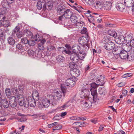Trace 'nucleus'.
Masks as SVG:
<instances>
[{
  "mask_svg": "<svg viewBox=\"0 0 134 134\" xmlns=\"http://www.w3.org/2000/svg\"><path fill=\"white\" fill-rule=\"evenodd\" d=\"M132 75V74L131 73H128L127 74H126L122 76V77L124 78H126L129 77L131 76Z\"/></svg>",
  "mask_w": 134,
  "mask_h": 134,
  "instance_id": "0e129e2a",
  "label": "nucleus"
},
{
  "mask_svg": "<svg viewBox=\"0 0 134 134\" xmlns=\"http://www.w3.org/2000/svg\"><path fill=\"white\" fill-rule=\"evenodd\" d=\"M9 99V104L13 108L16 107L17 104L16 98L14 96H12Z\"/></svg>",
  "mask_w": 134,
  "mask_h": 134,
  "instance_id": "f8f14e48",
  "label": "nucleus"
},
{
  "mask_svg": "<svg viewBox=\"0 0 134 134\" xmlns=\"http://www.w3.org/2000/svg\"><path fill=\"white\" fill-rule=\"evenodd\" d=\"M50 96H52L53 97V98H52V99L53 102H54L55 100H58L60 99L63 96L64 97L65 94L63 93L62 91L60 90H58L56 92H54V96L52 95H51Z\"/></svg>",
  "mask_w": 134,
  "mask_h": 134,
  "instance_id": "7ed1b4c3",
  "label": "nucleus"
},
{
  "mask_svg": "<svg viewBox=\"0 0 134 134\" xmlns=\"http://www.w3.org/2000/svg\"><path fill=\"white\" fill-rule=\"evenodd\" d=\"M85 87H83L81 89V94L85 98H88V96L90 95V92L89 89H87Z\"/></svg>",
  "mask_w": 134,
  "mask_h": 134,
  "instance_id": "9d476101",
  "label": "nucleus"
},
{
  "mask_svg": "<svg viewBox=\"0 0 134 134\" xmlns=\"http://www.w3.org/2000/svg\"><path fill=\"white\" fill-rule=\"evenodd\" d=\"M58 124V123L57 122H54L53 123L48 124L47 126L48 128H51L54 126L57 125Z\"/></svg>",
  "mask_w": 134,
  "mask_h": 134,
  "instance_id": "6e6d98bb",
  "label": "nucleus"
},
{
  "mask_svg": "<svg viewBox=\"0 0 134 134\" xmlns=\"http://www.w3.org/2000/svg\"><path fill=\"white\" fill-rule=\"evenodd\" d=\"M18 102L19 105L21 106H23L24 105V99L23 96H21L18 97Z\"/></svg>",
  "mask_w": 134,
  "mask_h": 134,
  "instance_id": "b1692460",
  "label": "nucleus"
},
{
  "mask_svg": "<svg viewBox=\"0 0 134 134\" xmlns=\"http://www.w3.org/2000/svg\"><path fill=\"white\" fill-rule=\"evenodd\" d=\"M87 32V29L86 28H83V29L81 31V33L82 34H86Z\"/></svg>",
  "mask_w": 134,
  "mask_h": 134,
  "instance_id": "338daca9",
  "label": "nucleus"
},
{
  "mask_svg": "<svg viewBox=\"0 0 134 134\" xmlns=\"http://www.w3.org/2000/svg\"><path fill=\"white\" fill-rule=\"evenodd\" d=\"M35 44V41L34 40H31L29 41L27 46L29 45L30 46H34Z\"/></svg>",
  "mask_w": 134,
  "mask_h": 134,
  "instance_id": "09e8293b",
  "label": "nucleus"
},
{
  "mask_svg": "<svg viewBox=\"0 0 134 134\" xmlns=\"http://www.w3.org/2000/svg\"><path fill=\"white\" fill-rule=\"evenodd\" d=\"M5 93L7 96L8 98H11L12 96H11V92L9 88H7L5 90Z\"/></svg>",
  "mask_w": 134,
  "mask_h": 134,
  "instance_id": "79ce46f5",
  "label": "nucleus"
},
{
  "mask_svg": "<svg viewBox=\"0 0 134 134\" xmlns=\"http://www.w3.org/2000/svg\"><path fill=\"white\" fill-rule=\"evenodd\" d=\"M89 41L88 36H83L80 37L78 40V42L79 44L81 45L86 44Z\"/></svg>",
  "mask_w": 134,
  "mask_h": 134,
  "instance_id": "1a4fd4ad",
  "label": "nucleus"
},
{
  "mask_svg": "<svg viewBox=\"0 0 134 134\" xmlns=\"http://www.w3.org/2000/svg\"><path fill=\"white\" fill-rule=\"evenodd\" d=\"M27 52L29 55L31 57L36 56V53L31 49H29L27 50Z\"/></svg>",
  "mask_w": 134,
  "mask_h": 134,
  "instance_id": "f704fd0d",
  "label": "nucleus"
},
{
  "mask_svg": "<svg viewBox=\"0 0 134 134\" xmlns=\"http://www.w3.org/2000/svg\"><path fill=\"white\" fill-rule=\"evenodd\" d=\"M77 80V78H69L65 82V85L70 88L74 87L76 84L75 81Z\"/></svg>",
  "mask_w": 134,
  "mask_h": 134,
  "instance_id": "20e7f679",
  "label": "nucleus"
},
{
  "mask_svg": "<svg viewBox=\"0 0 134 134\" xmlns=\"http://www.w3.org/2000/svg\"><path fill=\"white\" fill-rule=\"evenodd\" d=\"M75 47L74 49H75L77 50V51L78 52V53H79V51L80 52H82L81 49V48L79 45H76V46Z\"/></svg>",
  "mask_w": 134,
  "mask_h": 134,
  "instance_id": "4d7b16f0",
  "label": "nucleus"
},
{
  "mask_svg": "<svg viewBox=\"0 0 134 134\" xmlns=\"http://www.w3.org/2000/svg\"><path fill=\"white\" fill-rule=\"evenodd\" d=\"M2 105L4 108H7L9 106L8 102L6 99H1Z\"/></svg>",
  "mask_w": 134,
  "mask_h": 134,
  "instance_id": "4be33fe9",
  "label": "nucleus"
},
{
  "mask_svg": "<svg viewBox=\"0 0 134 134\" xmlns=\"http://www.w3.org/2000/svg\"><path fill=\"white\" fill-rule=\"evenodd\" d=\"M17 114L18 116L21 117V118L23 122L27 120V118L26 116L25 115L22 114L20 113H18Z\"/></svg>",
  "mask_w": 134,
  "mask_h": 134,
  "instance_id": "c9c22d12",
  "label": "nucleus"
},
{
  "mask_svg": "<svg viewBox=\"0 0 134 134\" xmlns=\"http://www.w3.org/2000/svg\"><path fill=\"white\" fill-rule=\"evenodd\" d=\"M74 14V13H73L70 9H67L63 14V15L65 18L68 19H70Z\"/></svg>",
  "mask_w": 134,
  "mask_h": 134,
  "instance_id": "ddd939ff",
  "label": "nucleus"
},
{
  "mask_svg": "<svg viewBox=\"0 0 134 134\" xmlns=\"http://www.w3.org/2000/svg\"><path fill=\"white\" fill-rule=\"evenodd\" d=\"M14 94L16 97H17V98H18V96H23L22 94L21 93H20V92L18 91L17 89H14L13 91Z\"/></svg>",
  "mask_w": 134,
  "mask_h": 134,
  "instance_id": "ea45409f",
  "label": "nucleus"
},
{
  "mask_svg": "<svg viewBox=\"0 0 134 134\" xmlns=\"http://www.w3.org/2000/svg\"><path fill=\"white\" fill-rule=\"evenodd\" d=\"M88 19L89 22L90 23H92V24L95 25V24L93 22L94 20V17L91 14H89L88 16Z\"/></svg>",
  "mask_w": 134,
  "mask_h": 134,
  "instance_id": "4c0bfd02",
  "label": "nucleus"
},
{
  "mask_svg": "<svg viewBox=\"0 0 134 134\" xmlns=\"http://www.w3.org/2000/svg\"><path fill=\"white\" fill-rule=\"evenodd\" d=\"M72 61V62H70L69 64V66L70 68H74L75 66L76 65V63L78 62H75V61Z\"/></svg>",
  "mask_w": 134,
  "mask_h": 134,
  "instance_id": "49530a36",
  "label": "nucleus"
},
{
  "mask_svg": "<svg viewBox=\"0 0 134 134\" xmlns=\"http://www.w3.org/2000/svg\"><path fill=\"white\" fill-rule=\"evenodd\" d=\"M20 30V28L18 26H16L15 29L13 30V34H15L17 32L19 31Z\"/></svg>",
  "mask_w": 134,
  "mask_h": 134,
  "instance_id": "5fc2aeb1",
  "label": "nucleus"
},
{
  "mask_svg": "<svg viewBox=\"0 0 134 134\" xmlns=\"http://www.w3.org/2000/svg\"><path fill=\"white\" fill-rule=\"evenodd\" d=\"M32 97H35L36 98V99L37 100H38L39 99V94L38 92L36 90H34L32 92Z\"/></svg>",
  "mask_w": 134,
  "mask_h": 134,
  "instance_id": "72a5a7b5",
  "label": "nucleus"
},
{
  "mask_svg": "<svg viewBox=\"0 0 134 134\" xmlns=\"http://www.w3.org/2000/svg\"><path fill=\"white\" fill-rule=\"evenodd\" d=\"M24 35H25L26 36L30 38H31L33 36V34L29 30L26 29L24 30Z\"/></svg>",
  "mask_w": 134,
  "mask_h": 134,
  "instance_id": "a878e982",
  "label": "nucleus"
},
{
  "mask_svg": "<svg viewBox=\"0 0 134 134\" xmlns=\"http://www.w3.org/2000/svg\"><path fill=\"white\" fill-rule=\"evenodd\" d=\"M37 7L38 9L41 10L42 7V4L40 2H37Z\"/></svg>",
  "mask_w": 134,
  "mask_h": 134,
  "instance_id": "13d9d810",
  "label": "nucleus"
},
{
  "mask_svg": "<svg viewBox=\"0 0 134 134\" xmlns=\"http://www.w3.org/2000/svg\"><path fill=\"white\" fill-rule=\"evenodd\" d=\"M127 60L129 61H133L134 60V53H131L130 55H129Z\"/></svg>",
  "mask_w": 134,
  "mask_h": 134,
  "instance_id": "de8ad7c7",
  "label": "nucleus"
},
{
  "mask_svg": "<svg viewBox=\"0 0 134 134\" xmlns=\"http://www.w3.org/2000/svg\"><path fill=\"white\" fill-rule=\"evenodd\" d=\"M5 38V35L4 34V32L1 33V34H0V38L2 40H4Z\"/></svg>",
  "mask_w": 134,
  "mask_h": 134,
  "instance_id": "e2e57ef3",
  "label": "nucleus"
},
{
  "mask_svg": "<svg viewBox=\"0 0 134 134\" xmlns=\"http://www.w3.org/2000/svg\"><path fill=\"white\" fill-rule=\"evenodd\" d=\"M112 3L110 1H106L104 3L103 7L104 9L109 10L110 9Z\"/></svg>",
  "mask_w": 134,
  "mask_h": 134,
  "instance_id": "2eb2a0df",
  "label": "nucleus"
},
{
  "mask_svg": "<svg viewBox=\"0 0 134 134\" xmlns=\"http://www.w3.org/2000/svg\"><path fill=\"white\" fill-rule=\"evenodd\" d=\"M125 5L123 3H117L116 5V7L118 10L122 12L125 8Z\"/></svg>",
  "mask_w": 134,
  "mask_h": 134,
  "instance_id": "f3484780",
  "label": "nucleus"
},
{
  "mask_svg": "<svg viewBox=\"0 0 134 134\" xmlns=\"http://www.w3.org/2000/svg\"><path fill=\"white\" fill-rule=\"evenodd\" d=\"M77 125V124H79L77 126L78 127H85L88 124L86 122H82L81 123L79 122H74L73 123V124Z\"/></svg>",
  "mask_w": 134,
  "mask_h": 134,
  "instance_id": "2f4dec72",
  "label": "nucleus"
},
{
  "mask_svg": "<svg viewBox=\"0 0 134 134\" xmlns=\"http://www.w3.org/2000/svg\"><path fill=\"white\" fill-rule=\"evenodd\" d=\"M24 34L21 32H19L16 34V35L17 37L19 38H20L21 37H22L24 35Z\"/></svg>",
  "mask_w": 134,
  "mask_h": 134,
  "instance_id": "052dcab7",
  "label": "nucleus"
},
{
  "mask_svg": "<svg viewBox=\"0 0 134 134\" xmlns=\"http://www.w3.org/2000/svg\"><path fill=\"white\" fill-rule=\"evenodd\" d=\"M47 49L48 51L50 52L55 49V48L53 46L50 45L47 46Z\"/></svg>",
  "mask_w": 134,
  "mask_h": 134,
  "instance_id": "603ef678",
  "label": "nucleus"
},
{
  "mask_svg": "<svg viewBox=\"0 0 134 134\" xmlns=\"http://www.w3.org/2000/svg\"><path fill=\"white\" fill-rule=\"evenodd\" d=\"M52 3L51 2L50 3H44L43 6V8L44 9L46 10L47 9L51 10L52 8Z\"/></svg>",
  "mask_w": 134,
  "mask_h": 134,
  "instance_id": "412c9836",
  "label": "nucleus"
},
{
  "mask_svg": "<svg viewBox=\"0 0 134 134\" xmlns=\"http://www.w3.org/2000/svg\"><path fill=\"white\" fill-rule=\"evenodd\" d=\"M115 47V44L111 41H109L105 44L104 47L108 51L113 50Z\"/></svg>",
  "mask_w": 134,
  "mask_h": 134,
  "instance_id": "39448f33",
  "label": "nucleus"
},
{
  "mask_svg": "<svg viewBox=\"0 0 134 134\" xmlns=\"http://www.w3.org/2000/svg\"><path fill=\"white\" fill-rule=\"evenodd\" d=\"M58 12L59 14L64 13L66 10V7L63 5H59L57 9Z\"/></svg>",
  "mask_w": 134,
  "mask_h": 134,
  "instance_id": "4468645a",
  "label": "nucleus"
},
{
  "mask_svg": "<svg viewBox=\"0 0 134 134\" xmlns=\"http://www.w3.org/2000/svg\"><path fill=\"white\" fill-rule=\"evenodd\" d=\"M105 79L104 76H102L101 75L99 76L98 78H97L96 81L98 85L103 86L105 82Z\"/></svg>",
  "mask_w": 134,
  "mask_h": 134,
  "instance_id": "0eeeda50",
  "label": "nucleus"
},
{
  "mask_svg": "<svg viewBox=\"0 0 134 134\" xmlns=\"http://www.w3.org/2000/svg\"><path fill=\"white\" fill-rule=\"evenodd\" d=\"M38 100L36 99L32 96H29L28 98V101L29 102V105L31 107H34L36 105V101Z\"/></svg>",
  "mask_w": 134,
  "mask_h": 134,
  "instance_id": "9b49d317",
  "label": "nucleus"
},
{
  "mask_svg": "<svg viewBox=\"0 0 134 134\" xmlns=\"http://www.w3.org/2000/svg\"><path fill=\"white\" fill-rule=\"evenodd\" d=\"M104 87H99V93L101 95H105L106 93Z\"/></svg>",
  "mask_w": 134,
  "mask_h": 134,
  "instance_id": "bb28decb",
  "label": "nucleus"
},
{
  "mask_svg": "<svg viewBox=\"0 0 134 134\" xmlns=\"http://www.w3.org/2000/svg\"><path fill=\"white\" fill-rule=\"evenodd\" d=\"M67 88H69L68 86L66 85L65 84H62L61 85V89L62 91V92L64 93L65 94L66 91V89Z\"/></svg>",
  "mask_w": 134,
  "mask_h": 134,
  "instance_id": "e433bc0d",
  "label": "nucleus"
},
{
  "mask_svg": "<svg viewBox=\"0 0 134 134\" xmlns=\"http://www.w3.org/2000/svg\"><path fill=\"white\" fill-rule=\"evenodd\" d=\"M67 54L70 55V58L72 61H75V62L79 61L78 57V52L75 49H74L72 47V50L71 52L69 51L68 52Z\"/></svg>",
  "mask_w": 134,
  "mask_h": 134,
  "instance_id": "f03ea898",
  "label": "nucleus"
},
{
  "mask_svg": "<svg viewBox=\"0 0 134 134\" xmlns=\"http://www.w3.org/2000/svg\"><path fill=\"white\" fill-rule=\"evenodd\" d=\"M29 41L26 37L22 38L21 39V42L23 44H28Z\"/></svg>",
  "mask_w": 134,
  "mask_h": 134,
  "instance_id": "a18cd8bd",
  "label": "nucleus"
},
{
  "mask_svg": "<svg viewBox=\"0 0 134 134\" xmlns=\"http://www.w3.org/2000/svg\"><path fill=\"white\" fill-rule=\"evenodd\" d=\"M16 48L17 50L18 49L20 51L19 52H23L24 50H25L23 46L20 44L18 43L16 44Z\"/></svg>",
  "mask_w": 134,
  "mask_h": 134,
  "instance_id": "473e14b6",
  "label": "nucleus"
},
{
  "mask_svg": "<svg viewBox=\"0 0 134 134\" xmlns=\"http://www.w3.org/2000/svg\"><path fill=\"white\" fill-rule=\"evenodd\" d=\"M24 105L25 107L27 108L30 105L29 102L28 101V98L24 99Z\"/></svg>",
  "mask_w": 134,
  "mask_h": 134,
  "instance_id": "3c124183",
  "label": "nucleus"
},
{
  "mask_svg": "<svg viewBox=\"0 0 134 134\" xmlns=\"http://www.w3.org/2000/svg\"><path fill=\"white\" fill-rule=\"evenodd\" d=\"M64 16L63 15V14L62 15L59 16L58 19V21H62L63 20V19H64Z\"/></svg>",
  "mask_w": 134,
  "mask_h": 134,
  "instance_id": "774afa93",
  "label": "nucleus"
},
{
  "mask_svg": "<svg viewBox=\"0 0 134 134\" xmlns=\"http://www.w3.org/2000/svg\"><path fill=\"white\" fill-rule=\"evenodd\" d=\"M60 114L54 116L53 118V119L54 120H59L60 119Z\"/></svg>",
  "mask_w": 134,
  "mask_h": 134,
  "instance_id": "680f3d73",
  "label": "nucleus"
},
{
  "mask_svg": "<svg viewBox=\"0 0 134 134\" xmlns=\"http://www.w3.org/2000/svg\"><path fill=\"white\" fill-rule=\"evenodd\" d=\"M124 2L125 6L128 7H131L134 3L133 0H124Z\"/></svg>",
  "mask_w": 134,
  "mask_h": 134,
  "instance_id": "aec40b11",
  "label": "nucleus"
},
{
  "mask_svg": "<svg viewBox=\"0 0 134 134\" xmlns=\"http://www.w3.org/2000/svg\"><path fill=\"white\" fill-rule=\"evenodd\" d=\"M62 126L61 125H58L57 126L55 127H54L53 129V132L55 130H59L62 129Z\"/></svg>",
  "mask_w": 134,
  "mask_h": 134,
  "instance_id": "8fccbe9b",
  "label": "nucleus"
},
{
  "mask_svg": "<svg viewBox=\"0 0 134 134\" xmlns=\"http://www.w3.org/2000/svg\"><path fill=\"white\" fill-rule=\"evenodd\" d=\"M96 79L93 78L91 80L92 82H93L92 83L89 84L91 87L90 90L91 92H97V88L99 85H98V84L93 82Z\"/></svg>",
  "mask_w": 134,
  "mask_h": 134,
  "instance_id": "423d86ee",
  "label": "nucleus"
},
{
  "mask_svg": "<svg viewBox=\"0 0 134 134\" xmlns=\"http://www.w3.org/2000/svg\"><path fill=\"white\" fill-rule=\"evenodd\" d=\"M7 40L8 43L12 46L14 45L15 43V41L12 37H9L8 38Z\"/></svg>",
  "mask_w": 134,
  "mask_h": 134,
  "instance_id": "c85d7f7f",
  "label": "nucleus"
},
{
  "mask_svg": "<svg viewBox=\"0 0 134 134\" xmlns=\"http://www.w3.org/2000/svg\"><path fill=\"white\" fill-rule=\"evenodd\" d=\"M91 100H90V99L88 98V100H87V101L85 102L84 103V106L85 107L88 108L90 107L92 105V99H91Z\"/></svg>",
  "mask_w": 134,
  "mask_h": 134,
  "instance_id": "5701e85b",
  "label": "nucleus"
},
{
  "mask_svg": "<svg viewBox=\"0 0 134 134\" xmlns=\"http://www.w3.org/2000/svg\"><path fill=\"white\" fill-rule=\"evenodd\" d=\"M52 97L50 95L47 98L43 97L41 100L40 104L43 105L45 108H47L50 104H52L54 102L52 99Z\"/></svg>",
  "mask_w": 134,
  "mask_h": 134,
  "instance_id": "f257e3e1",
  "label": "nucleus"
},
{
  "mask_svg": "<svg viewBox=\"0 0 134 134\" xmlns=\"http://www.w3.org/2000/svg\"><path fill=\"white\" fill-rule=\"evenodd\" d=\"M58 50L60 52H62L63 53V52H64L65 53L67 54L68 52L69 51V50H66V49L64 47H59L58 48Z\"/></svg>",
  "mask_w": 134,
  "mask_h": 134,
  "instance_id": "37998d69",
  "label": "nucleus"
},
{
  "mask_svg": "<svg viewBox=\"0 0 134 134\" xmlns=\"http://www.w3.org/2000/svg\"><path fill=\"white\" fill-rule=\"evenodd\" d=\"M10 25V22L8 20H4L2 23V26L4 27H8Z\"/></svg>",
  "mask_w": 134,
  "mask_h": 134,
  "instance_id": "a19ab883",
  "label": "nucleus"
},
{
  "mask_svg": "<svg viewBox=\"0 0 134 134\" xmlns=\"http://www.w3.org/2000/svg\"><path fill=\"white\" fill-rule=\"evenodd\" d=\"M110 41L109 37L108 36H104L102 39V42L105 44V42H109Z\"/></svg>",
  "mask_w": 134,
  "mask_h": 134,
  "instance_id": "c03bdc74",
  "label": "nucleus"
},
{
  "mask_svg": "<svg viewBox=\"0 0 134 134\" xmlns=\"http://www.w3.org/2000/svg\"><path fill=\"white\" fill-rule=\"evenodd\" d=\"M84 69L85 72H87L88 71L90 70V67L89 65H87L85 67Z\"/></svg>",
  "mask_w": 134,
  "mask_h": 134,
  "instance_id": "69168bd1",
  "label": "nucleus"
},
{
  "mask_svg": "<svg viewBox=\"0 0 134 134\" xmlns=\"http://www.w3.org/2000/svg\"><path fill=\"white\" fill-rule=\"evenodd\" d=\"M56 59L59 62H63L64 60V58L62 55H59L56 57Z\"/></svg>",
  "mask_w": 134,
  "mask_h": 134,
  "instance_id": "58836bf2",
  "label": "nucleus"
},
{
  "mask_svg": "<svg viewBox=\"0 0 134 134\" xmlns=\"http://www.w3.org/2000/svg\"><path fill=\"white\" fill-rule=\"evenodd\" d=\"M120 58L123 59H128L129 55L127 52L125 51H123L120 52L119 55Z\"/></svg>",
  "mask_w": 134,
  "mask_h": 134,
  "instance_id": "dca6fc26",
  "label": "nucleus"
},
{
  "mask_svg": "<svg viewBox=\"0 0 134 134\" xmlns=\"http://www.w3.org/2000/svg\"><path fill=\"white\" fill-rule=\"evenodd\" d=\"M91 94L93 96L92 102H97V100L99 99V97L98 96V94L97 92H91Z\"/></svg>",
  "mask_w": 134,
  "mask_h": 134,
  "instance_id": "a211bd4d",
  "label": "nucleus"
},
{
  "mask_svg": "<svg viewBox=\"0 0 134 134\" xmlns=\"http://www.w3.org/2000/svg\"><path fill=\"white\" fill-rule=\"evenodd\" d=\"M70 18L71 22V23H72V25H73L74 24L76 23L77 22V17L75 15V13L73 14V15H72Z\"/></svg>",
  "mask_w": 134,
  "mask_h": 134,
  "instance_id": "393cba45",
  "label": "nucleus"
},
{
  "mask_svg": "<svg viewBox=\"0 0 134 134\" xmlns=\"http://www.w3.org/2000/svg\"><path fill=\"white\" fill-rule=\"evenodd\" d=\"M86 55L85 53L83 51H82V52L79 51V53H78V59H80V60L83 59L84 58Z\"/></svg>",
  "mask_w": 134,
  "mask_h": 134,
  "instance_id": "c756f323",
  "label": "nucleus"
},
{
  "mask_svg": "<svg viewBox=\"0 0 134 134\" xmlns=\"http://www.w3.org/2000/svg\"><path fill=\"white\" fill-rule=\"evenodd\" d=\"M108 33L109 35L115 38L117 36V33L115 31L110 30H109Z\"/></svg>",
  "mask_w": 134,
  "mask_h": 134,
  "instance_id": "7c9ffc66",
  "label": "nucleus"
},
{
  "mask_svg": "<svg viewBox=\"0 0 134 134\" xmlns=\"http://www.w3.org/2000/svg\"><path fill=\"white\" fill-rule=\"evenodd\" d=\"M24 87L23 85H19L18 86V89L20 92V93H23Z\"/></svg>",
  "mask_w": 134,
  "mask_h": 134,
  "instance_id": "864d4df0",
  "label": "nucleus"
},
{
  "mask_svg": "<svg viewBox=\"0 0 134 134\" xmlns=\"http://www.w3.org/2000/svg\"><path fill=\"white\" fill-rule=\"evenodd\" d=\"M70 74L72 77L75 79L76 78V77L80 75V72L79 70L76 68H74L71 69Z\"/></svg>",
  "mask_w": 134,
  "mask_h": 134,
  "instance_id": "6e6552de",
  "label": "nucleus"
},
{
  "mask_svg": "<svg viewBox=\"0 0 134 134\" xmlns=\"http://www.w3.org/2000/svg\"><path fill=\"white\" fill-rule=\"evenodd\" d=\"M116 40L117 43L121 44L124 43L125 40V38L124 36L120 35Z\"/></svg>",
  "mask_w": 134,
  "mask_h": 134,
  "instance_id": "6ab92c4d",
  "label": "nucleus"
},
{
  "mask_svg": "<svg viewBox=\"0 0 134 134\" xmlns=\"http://www.w3.org/2000/svg\"><path fill=\"white\" fill-rule=\"evenodd\" d=\"M38 49L40 50H44V45L42 44H38Z\"/></svg>",
  "mask_w": 134,
  "mask_h": 134,
  "instance_id": "bf43d9fd",
  "label": "nucleus"
},
{
  "mask_svg": "<svg viewBox=\"0 0 134 134\" xmlns=\"http://www.w3.org/2000/svg\"><path fill=\"white\" fill-rule=\"evenodd\" d=\"M71 105L70 101H68L64 103V105L60 107V109L61 110H63L66 109Z\"/></svg>",
  "mask_w": 134,
  "mask_h": 134,
  "instance_id": "cd10ccee",
  "label": "nucleus"
}]
</instances>
